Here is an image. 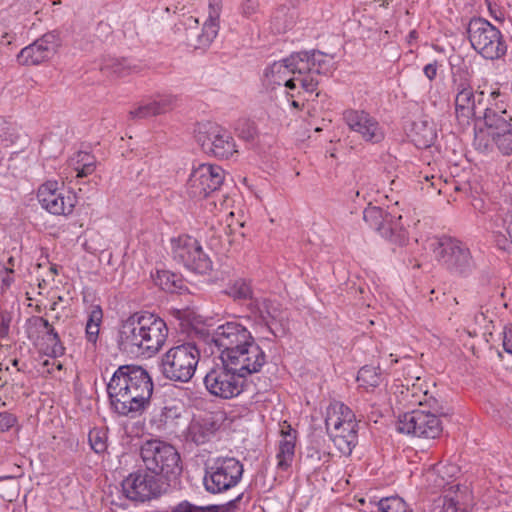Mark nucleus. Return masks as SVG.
Instances as JSON below:
<instances>
[{
    "mask_svg": "<svg viewBox=\"0 0 512 512\" xmlns=\"http://www.w3.org/2000/svg\"><path fill=\"white\" fill-rule=\"evenodd\" d=\"M173 259L188 270L206 274L212 269V261L203 251L200 242L192 236L180 235L171 240Z\"/></svg>",
    "mask_w": 512,
    "mask_h": 512,
    "instance_id": "13",
    "label": "nucleus"
},
{
    "mask_svg": "<svg viewBox=\"0 0 512 512\" xmlns=\"http://www.w3.org/2000/svg\"><path fill=\"white\" fill-rule=\"evenodd\" d=\"M218 428L219 425L213 415L193 419L188 426L186 439L196 445L205 444L211 439Z\"/></svg>",
    "mask_w": 512,
    "mask_h": 512,
    "instance_id": "25",
    "label": "nucleus"
},
{
    "mask_svg": "<svg viewBox=\"0 0 512 512\" xmlns=\"http://www.w3.org/2000/svg\"><path fill=\"white\" fill-rule=\"evenodd\" d=\"M343 117L349 128L359 133L365 141L379 143L384 139V132L378 121L365 111L347 110Z\"/></svg>",
    "mask_w": 512,
    "mask_h": 512,
    "instance_id": "22",
    "label": "nucleus"
},
{
    "mask_svg": "<svg viewBox=\"0 0 512 512\" xmlns=\"http://www.w3.org/2000/svg\"><path fill=\"white\" fill-rule=\"evenodd\" d=\"M171 512H219V506H198L187 500H184L178 503L175 507H173Z\"/></svg>",
    "mask_w": 512,
    "mask_h": 512,
    "instance_id": "42",
    "label": "nucleus"
},
{
    "mask_svg": "<svg viewBox=\"0 0 512 512\" xmlns=\"http://www.w3.org/2000/svg\"><path fill=\"white\" fill-rule=\"evenodd\" d=\"M168 337L166 322L150 312H136L121 322L118 347L131 354L155 355Z\"/></svg>",
    "mask_w": 512,
    "mask_h": 512,
    "instance_id": "4",
    "label": "nucleus"
},
{
    "mask_svg": "<svg viewBox=\"0 0 512 512\" xmlns=\"http://www.w3.org/2000/svg\"><path fill=\"white\" fill-rule=\"evenodd\" d=\"M298 17V13L294 7L280 6L278 7L271 18L272 29L276 33H284L291 29Z\"/></svg>",
    "mask_w": 512,
    "mask_h": 512,
    "instance_id": "30",
    "label": "nucleus"
},
{
    "mask_svg": "<svg viewBox=\"0 0 512 512\" xmlns=\"http://www.w3.org/2000/svg\"><path fill=\"white\" fill-rule=\"evenodd\" d=\"M10 264H13V258L9 259Z\"/></svg>",
    "mask_w": 512,
    "mask_h": 512,
    "instance_id": "61",
    "label": "nucleus"
},
{
    "mask_svg": "<svg viewBox=\"0 0 512 512\" xmlns=\"http://www.w3.org/2000/svg\"><path fill=\"white\" fill-rule=\"evenodd\" d=\"M235 130L238 137L247 142H253L257 136L255 123L248 119L238 120Z\"/></svg>",
    "mask_w": 512,
    "mask_h": 512,
    "instance_id": "40",
    "label": "nucleus"
},
{
    "mask_svg": "<svg viewBox=\"0 0 512 512\" xmlns=\"http://www.w3.org/2000/svg\"><path fill=\"white\" fill-rule=\"evenodd\" d=\"M12 315L8 311L0 313V338H6L9 335Z\"/></svg>",
    "mask_w": 512,
    "mask_h": 512,
    "instance_id": "46",
    "label": "nucleus"
},
{
    "mask_svg": "<svg viewBox=\"0 0 512 512\" xmlns=\"http://www.w3.org/2000/svg\"><path fill=\"white\" fill-rule=\"evenodd\" d=\"M46 341L47 350H49V354L51 356L60 357L64 355L65 347L63 346L60 337L53 326L46 329Z\"/></svg>",
    "mask_w": 512,
    "mask_h": 512,
    "instance_id": "39",
    "label": "nucleus"
},
{
    "mask_svg": "<svg viewBox=\"0 0 512 512\" xmlns=\"http://www.w3.org/2000/svg\"><path fill=\"white\" fill-rule=\"evenodd\" d=\"M144 467L161 479L172 481L182 472L180 454L171 444L151 439L140 447Z\"/></svg>",
    "mask_w": 512,
    "mask_h": 512,
    "instance_id": "6",
    "label": "nucleus"
},
{
    "mask_svg": "<svg viewBox=\"0 0 512 512\" xmlns=\"http://www.w3.org/2000/svg\"><path fill=\"white\" fill-rule=\"evenodd\" d=\"M502 336V345L505 352L512 355V324H507L503 327Z\"/></svg>",
    "mask_w": 512,
    "mask_h": 512,
    "instance_id": "49",
    "label": "nucleus"
},
{
    "mask_svg": "<svg viewBox=\"0 0 512 512\" xmlns=\"http://www.w3.org/2000/svg\"><path fill=\"white\" fill-rule=\"evenodd\" d=\"M7 381H4L2 384H0V399L2 398V393L5 398H7Z\"/></svg>",
    "mask_w": 512,
    "mask_h": 512,
    "instance_id": "54",
    "label": "nucleus"
},
{
    "mask_svg": "<svg viewBox=\"0 0 512 512\" xmlns=\"http://www.w3.org/2000/svg\"><path fill=\"white\" fill-rule=\"evenodd\" d=\"M357 381L361 387L366 389L379 386L382 381L380 369L369 365L363 366L358 371Z\"/></svg>",
    "mask_w": 512,
    "mask_h": 512,
    "instance_id": "34",
    "label": "nucleus"
},
{
    "mask_svg": "<svg viewBox=\"0 0 512 512\" xmlns=\"http://www.w3.org/2000/svg\"><path fill=\"white\" fill-rule=\"evenodd\" d=\"M412 396H416V393L414 392V389L412 390Z\"/></svg>",
    "mask_w": 512,
    "mask_h": 512,
    "instance_id": "62",
    "label": "nucleus"
},
{
    "mask_svg": "<svg viewBox=\"0 0 512 512\" xmlns=\"http://www.w3.org/2000/svg\"><path fill=\"white\" fill-rule=\"evenodd\" d=\"M326 430L336 448L343 455H350L357 444V423L353 411L341 402L328 406Z\"/></svg>",
    "mask_w": 512,
    "mask_h": 512,
    "instance_id": "7",
    "label": "nucleus"
},
{
    "mask_svg": "<svg viewBox=\"0 0 512 512\" xmlns=\"http://www.w3.org/2000/svg\"><path fill=\"white\" fill-rule=\"evenodd\" d=\"M222 11L221 0H209L208 18L201 31L198 28V20L193 17L188 18L186 28L187 45L194 49H205L210 46L219 31V19Z\"/></svg>",
    "mask_w": 512,
    "mask_h": 512,
    "instance_id": "15",
    "label": "nucleus"
},
{
    "mask_svg": "<svg viewBox=\"0 0 512 512\" xmlns=\"http://www.w3.org/2000/svg\"><path fill=\"white\" fill-rule=\"evenodd\" d=\"M415 402H418L420 405L427 404L434 413L438 412L440 409L439 401L433 395L429 394L428 391H424L422 396H419Z\"/></svg>",
    "mask_w": 512,
    "mask_h": 512,
    "instance_id": "47",
    "label": "nucleus"
},
{
    "mask_svg": "<svg viewBox=\"0 0 512 512\" xmlns=\"http://www.w3.org/2000/svg\"><path fill=\"white\" fill-rule=\"evenodd\" d=\"M176 97L169 94L157 95L142 101L138 107L130 111L132 119H146L171 111L176 106Z\"/></svg>",
    "mask_w": 512,
    "mask_h": 512,
    "instance_id": "23",
    "label": "nucleus"
},
{
    "mask_svg": "<svg viewBox=\"0 0 512 512\" xmlns=\"http://www.w3.org/2000/svg\"><path fill=\"white\" fill-rule=\"evenodd\" d=\"M480 120H483L491 136L492 133L505 132L508 127L512 126V116L506 110H497L491 107L485 108L483 116H479L476 121Z\"/></svg>",
    "mask_w": 512,
    "mask_h": 512,
    "instance_id": "28",
    "label": "nucleus"
},
{
    "mask_svg": "<svg viewBox=\"0 0 512 512\" xmlns=\"http://www.w3.org/2000/svg\"><path fill=\"white\" fill-rule=\"evenodd\" d=\"M418 37V33L415 30L410 31L408 35V42L412 43V41L416 40Z\"/></svg>",
    "mask_w": 512,
    "mask_h": 512,
    "instance_id": "55",
    "label": "nucleus"
},
{
    "mask_svg": "<svg viewBox=\"0 0 512 512\" xmlns=\"http://www.w3.org/2000/svg\"><path fill=\"white\" fill-rule=\"evenodd\" d=\"M499 95H500V92H499L498 90H493V91L490 93V96H491L493 99H496Z\"/></svg>",
    "mask_w": 512,
    "mask_h": 512,
    "instance_id": "57",
    "label": "nucleus"
},
{
    "mask_svg": "<svg viewBox=\"0 0 512 512\" xmlns=\"http://www.w3.org/2000/svg\"><path fill=\"white\" fill-rule=\"evenodd\" d=\"M224 179L225 172L220 166L199 164L193 168L188 179V193L193 198H206L220 189Z\"/></svg>",
    "mask_w": 512,
    "mask_h": 512,
    "instance_id": "18",
    "label": "nucleus"
},
{
    "mask_svg": "<svg viewBox=\"0 0 512 512\" xmlns=\"http://www.w3.org/2000/svg\"><path fill=\"white\" fill-rule=\"evenodd\" d=\"M121 487L125 497L136 502L157 498L164 491L162 479L146 468L129 474L122 481Z\"/></svg>",
    "mask_w": 512,
    "mask_h": 512,
    "instance_id": "14",
    "label": "nucleus"
},
{
    "mask_svg": "<svg viewBox=\"0 0 512 512\" xmlns=\"http://www.w3.org/2000/svg\"><path fill=\"white\" fill-rule=\"evenodd\" d=\"M244 472L243 464L234 457L217 458L205 468L203 485L210 494L228 491L239 484Z\"/></svg>",
    "mask_w": 512,
    "mask_h": 512,
    "instance_id": "12",
    "label": "nucleus"
},
{
    "mask_svg": "<svg viewBox=\"0 0 512 512\" xmlns=\"http://www.w3.org/2000/svg\"><path fill=\"white\" fill-rule=\"evenodd\" d=\"M474 322L476 326L484 328L486 331L489 330L488 324L490 321L487 320V317L483 311H479L474 315Z\"/></svg>",
    "mask_w": 512,
    "mask_h": 512,
    "instance_id": "52",
    "label": "nucleus"
},
{
    "mask_svg": "<svg viewBox=\"0 0 512 512\" xmlns=\"http://www.w3.org/2000/svg\"><path fill=\"white\" fill-rule=\"evenodd\" d=\"M200 351L192 342L171 347L160 359L163 377L173 382L187 383L195 374Z\"/></svg>",
    "mask_w": 512,
    "mask_h": 512,
    "instance_id": "10",
    "label": "nucleus"
},
{
    "mask_svg": "<svg viewBox=\"0 0 512 512\" xmlns=\"http://www.w3.org/2000/svg\"><path fill=\"white\" fill-rule=\"evenodd\" d=\"M70 165L77 172V178H83L95 171L96 159L94 155L88 152L78 151L70 159Z\"/></svg>",
    "mask_w": 512,
    "mask_h": 512,
    "instance_id": "32",
    "label": "nucleus"
},
{
    "mask_svg": "<svg viewBox=\"0 0 512 512\" xmlns=\"http://www.w3.org/2000/svg\"><path fill=\"white\" fill-rule=\"evenodd\" d=\"M35 325L38 327H43L45 330L50 328L52 325L49 321L44 317H35L34 318Z\"/></svg>",
    "mask_w": 512,
    "mask_h": 512,
    "instance_id": "53",
    "label": "nucleus"
},
{
    "mask_svg": "<svg viewBox=\"0 0 512 512\" xmlns=\"http://www.w3.org/2000/svg\"><path fill=\"white\" fill-rule=\"evenodd\" d=\"M88 439L91 448L96 453H102L107 448V436L106 433L101 429H93L88 434Z\"/></svg>",
    "mask_w": 512,
    "mask_h": 512,
    "instance_id": "41",
    "label": "nucleus"
},
{
    "mask_svg": "<svg viewBox=\"0 0 512 512\" xmlns=\"http://www.w3.org/2000/svg\"><path fill=\"white\" fill-rule=\"evenodd\" d=\"M452 90L455 93V117L461 127L470 125L479 117L478 107L482 105L484 91L481 86L473 88L468 70L457 69L452 73Z\"/></svg>",
    "mask_w": 512,
    "mask_h": 512,
    "instance_id": "9",
    "label": "nucleus"
},
{
    "mask_svg": "<svg viewBox=\"0 0 512 512\" xmlns=\"http://www.w3.org/2000/svg\"><path fill=\"white\" fill-rule=\"evenodd\" d=\"M292 106L295 107V108H298L299 107V103L297 101H293L292 102Z\"/></svg>",
    "mask_w": 512,
    "mask_h": 512,
    "instance_id": "59",
    "label": "nucleus"
},
{
    "mask_svg": "<svg viewBox=\"0 0 512 512\" xmlns=\"http://www.w3.org/2000/svg\"><path fill=\"white\" fill-rule=\"evenodd\" d=\"M491 137L503 155L512 154V125L505 132L492 133Z\"/></svg>",
    "mask_w": 512,
    "mask_h": 512,
    "instance_id": "38",
    "label": "nucleus"
},
{
    "mask_svg": "<svg viewBox=\"0 0 512 512\" xmlns=\"http://www.w3.org/2000/svg\"><path fill=\"white\" fill-rule=\"evenodd\" d=\"M282 440L279 443L277 468L286 471L291 467L295 455L296 431L287 425V431L282 429Z\"/></svg>",
    "mask_w": 512,
    "mask_h": 512,
    "instance_id": "27",
    "label": "nucleus"
},
{
    "mask_svg": "<svg viewBox=\"0 0 512 512\" xmlns=\"http://www.w3.org/2000/svg\"><path fill=\"white\" fill-rule=\"evenodd\" d=\"M3 282L6 284V285H9L10 283V280L9 279H4Z\"/></svg>",
    "mask_w": 512,
    "mask_h": 512,
    "instance_id": "60",
    "label": "nucleus"
},
{
    "mask_svg": "<svg viewBox=\"0 0 512 512\" xmlns=\"http://www.w3.org/2000/svg\"><path fill=\"white\" fill-rule=\"evenodd\" d=\"M431 249L437 262L453 275L467 277L475 269L470 249L456 238L436 237L431 242Z\"/></svg>",
    "mask_w": 512,
    "mask_h": 512,
    "instance_id": "8",
    "label": "nucleus"
},
{
    "mask_svg": "<svg viewBox=\"0 0 512 512\" xmlns=\"http://www.w3.org/2000/svg\"><path fill=\"white\" fill-rule=\"evenodd\" d=\"M18 364H19V360H18V359H13V360H12V365H13L14 367H18ZM17 370H18V371H21V369H20V368H17Z\"/></svg>",
    "mask_w": 512,
    "mask_h": 512,
    "instance_id": "58",
    "label": "nucleus"
},
{
    "mask_svg": "<svg viewBox=\"0 0 512 512\" xmlns=\"http://www.w3.org/2000/svg\"><path fill=\"white\" fill-rule=\"evenodd\" d=\"M376 506L379 512H413L404 499L399 496L382 498Z\"/></svg>",
    "mask_w": 512,
    "mask_h": 512,
    "instance_id": "36",
    "label": "nucleus"
},
{
    "mask_svg": "<svg viewBox=\"0 0 512 512\" xmlns=\"http://www.w3.org/2000/svg\"><path fill=\"white\" fill-rule=\"evenodd\" d=\"M260 371L261 369L253 370L249 364L235 367L221 360V364H216L208 371L204 377V384L210 394L231 399L243 391L244 379L247 376Z\"/></svg>",
    "mask_w": 512,
    "mask_h": 512,
    "instance_id": "5",
    "label": "nucleus"
},
{
    "mask_svg": "<svg viewBox=\"0 0 512 512\" xmlns=\"http://www.w3.org/2000/svg\"><path fill=\"white\" fill-rule=\"evenodd\" d=\"M467 34L473 49L485 59L497 60L507 52L501 31L484 18H472Z\"/></svg>",
    "mask_w": 512,
    "mask_h": 512,
    "instance_id": "11",
    "label": "nucleus"
},
{
    "mask_svg": "<svg viewBox=\"0 0 512 512\" xmlns=\"http://www.w3.org/2000/svg\"><path fill=\"white\" fill-rule=\"evenodd\" d=\"M243 494L238 495L235 499L231 500L228 505L229 506H235L238 501L241 500Z\"/></svg>",
    "mask_w": 512,
    "mask_h": 512,
    "instance_id": "56",
    "label": "nucleus"
},
{
    "mask_svg": "<svg viewBox=\"0 0 512 512\" xmlns=\"http://www.w3.org/2000/svg\"><path fill=\"white\" fill-rule=\"evenodd\" d=\"M432 512H465V510L459 506L458 494L455 493L453 496L448 493L435 501Z\"/></svg>",
    "mask_w": 512,
    "mask_h": 512,
    "instance_id": "37",
    "label": "nucleus"
},
{
    "mask_svg": "<svg viewBox=\"0 0 512 512\" xmlns=\"http://www.w3.org/2000/svg\"><path fill=\"white\" fill-rule=\"evenodd\" d=\"M207 341L220 351V360L231 366L248 365L252 369H262L266 364V354L248 328L237 321H228L219 325L208 334Z\"/></svg>",
    "mask_w": 512,
    "mask_h": 512,
    "instance_id": "3",
    "label": "nucleus"
},
{
    "mask_svg": "<svg viewBox=\"0 0 512 512\" xmlns=\"http://www.w3.org/2000/svg\"><path fill=\"white\" fill-rule=\"evenodd\" d=\"M443 427L438 416L431 411L413 410L399 417L397 431L420 438L435 439Z\"/></svg>",
    "mask_w": 512,
    "mask_h": 512,
    "instance_id": "17",
    "label": "nucleus"
},
{
    "mask_svg": "<svg viewBox=\"0 0 512 512\" xmlns=\"http://www.w3.org/2000/svg\"><path fill=\"white\" fill-rule=\"evenodd\" d=\"M153 381L146 369L138 365H122L107 384L111 409L119 416L135 417L149 405Z\"/></svg>",
    "mask_w": 512,
    "mask_h": 512,
    "instance_id": "2",
    "label": "nucleus"
},
{
    "mask_svg": "<svg viewBox=\"0 0 512 512\" xmlns=\"http://www.w3.org/2000/svg\"><path fill=\"white\" fill-rule=\"evenodd\" d=\"M102 70L114 74L117 77H124L129 73V67L126 65L125 60H114L111 63H107Z\"/></svg>",
    "mask_w": 512,
    "mask_h": 512,
    "instance_id": "45",
    "label": "nucleus"
},
{
    "mask_svg": "<svg viewBox=\"0 0 512 512\" xmlns=\"http://www.w3.org/2000/svg\"><path fill=\"white\" fill-rule=\"evenodd\" d=\"M57 358L58 357L52 356L51 360H45L42 363V366L46 367L47 369L44 370L43 372H47V373L51 374V373H53L54 369L62 370V368H63L62 363L59 360H57Z\"/></svg>",
    "mask_w": 512,
    "mask_h": 512,
    "instance_id": "50",
    "label": "nucleus"
},
{
    "mask_svg": "<svg viewBox=\"0 0 512 512\" xmlns=\"http://www.w3.org/2000/svg\"><path fill=\"white\" fill-rule=\"evenodd\" d=\"M255 321L265 327L274 337H282L288 331L287 313L281 305L268 298H255L249 304Z\"/></svg>",
    "mask_w": 512,
    "mask_h": 512,
    "instance_id": "16",
    "label": "nucleus"
},
{
    "mask_svg": "<svg viewBox=\"0 0 512 512\" xmlns=\"http://www.w3.org/2000/svg\"><path fill=\"white\" fill-rule=\"evenodd\" d=\"M103 320V311L100 305H91L88 310V317L85 327V337L88 343L96 345L100 326Z\"/></svg>",
    "mask_w": 512,
    "mask_h": 512,
    "instance_id": "31",
    "label": "nucleus"
},
{
    "mask_svg": "<svg viewBox=\"0 0 512 512\" xmlns=\"http://www.w3.org/2000/svg\"><path fill=\"white\" fill-rule=\"evenodd\" d=\"M511 368H512V366H511Z\"/></svg>",
    "mask_w": 512,
    "mask_h": 512,
    "instance_id": "63",
    "label": "nucleus"
},
{
    "mask_svg": "<svg viewBox=\"0 0 512 512\" xmlns=\"http://www.w3.org/2000/svg\"><path fill=\"white\" fill-rule=\"evenodd\" d=\"M224 293L235 301L253 300V290L249 281L243 278L230 281Z\"/></svg>",
    "mask_w": 512,
    "mask_h": 512,
    "instance_id": "33",
    "label": "nucleus"
},
{
    "mask_svg": "<svg viewBox=\"0 0 512 512\" xmlns=\"http://www.w3.org/2000/svg\"><path fill=\"white\" fill-rule=\"evenodd\" d=\"M438 65L437 62L429 63L424 66L423 73L430 80L433 81L437 76Z\"/></svg>",
    "mask_w": 512,
    "mask_h": 512,
    "instance_id": "51",
    "label": "nucleus"
},
{
    "mask_svg": "<svg viewBox=\"0 0 512 512\" xmlns=\"http://www.w3.org/2000/svg\"><path fill=\"white\" fill-rule=\"evenodd\" d=\"M184 411L183 403H155L150 413L149 424L156 431L170 428Z\"/></svg>",
    "mask_w": 512,
    "mask_h": 512,
    "instance_id": "24",
    "label": "nucleus"
},
{
    "mask_svg": "<svg viewBox=\"0 0 512 512\" xmlns=\"http://www.w3.org/2000/svg\"><path fill=\"white\" fill-rule=\"evenodd\" d=\"M410 137L418 148L430 147L437 137L434 122L426 118L415 120L412 124Z\"/></svg>",
    "mask_w": 512,
    "mask_h": 512,
    "instance_id": "26",
    "label": "nucleus"
},
{
    "mask_svg": "<svg viewBox=\"0 0 512 512\" xmlns=\"http://www.w3.org/2000/svg\"><path fill=\"white\" fill-rule=\"evenodd\" d=\"M17 422V418L15 415L9 412L0 413V430L8 431L11 429Z\"/></svg>",
    "mask_w": 512,
    "mask_h": 512,
    "instance_id": "48",
    "label": "nucleus"
},
{
    "mask_svg": "<svg viewBox=\"0 0 512 512\" xmlns=\"http://www.w3.org/2000/svg\"><path fill=\"white\" fill-rule=\"evenodd\" d=\"M155 282L161 287V289L170 293L175 292V290L179 288V286L176 284V275L170 273L169 271H158Z\"/></svg>",
    "mask_w": 512,
    "mask_h": 512,
    "instance_id": "43",
    "label": "nucleus"
},
{
    "mask_svg": "<svg viewBox=\"0 0 512 512\" xmlns=\"http://www.w3.org/2000/svg\"><path fill=\"white\" fill-rule=\"evenodd\" d=\"M57 183L47 182L40 186L37 198L41 206L54 215H69L75 207V196L58 191Z\"/></svg>",
    "mask_w": 512,
    "mask_h": 512,
    "instance_id": "21",
    "label": "nucleus"
},
{
    "mask_svg": "<svg viewBox=\"0 0 512 512\" xmlns=\"http://www.w3.org/2000/svg\"><path fill=\"white\" fill-rule=\"evenodd\" d=\"M59 45L60 41L56 33H46L19 52L18 62L22 65H38L52 58Z\"/></svg>",
    "mask_w": 512,
    "mask_h": 512,
    "instance_id": "20",
    "label": "nucleus"
},
{
    "mask_svg": "<svg viewBox=\"0 0 512 512\" xmlns=\"http://www.w3.org/2000/svg\"><path fill=\"white\" fill-rule=\"evenodd\" d=\"M386 217V225L382 227L380 235L398 245L405 244L407 232L400 222L402 217L400 215L395 217L391 213H388Z\"/></svg>",
    "mask_w": 512,
    "mask_h": 512,
    "instance_id": "29",
    "label": "nucleus"
},
{
    "mask_svg": "<svg viewBox=\"0 0 512 512\" xmlns=\"http://www.w3.org/2000/svg\"><path fill=\"white\" fill-rule=\"evenodd\" d=\"M197 140L204 151L217 158L228 159L237 153L231 133L217 124L203 125L199 129Z\"/></svg>",
    "mask_w": 512,
    "mask_h": 512,
    "instance_id": "19",
    "label": "nucleus"
},
{
    "mask_svg": "<svg viewBox=\"0 0 512 512\" xmlns=\"http://www.w3.org/2000/svg\"><path fill=\"white\" fill-rule=\"evenodd\" d=\"M388 212L377 206H368L363 211L364 221L379 234L385 224Z\"/></svg>",
    "mask_w": 512,
    "mask_h": 512,
    "instance_id": "35",
    "label": "nucleus"
},
{
    "mask_svg": "<svg viewBox=\"0 0 512 512\" xmlns=\"http://www.w3.org/2000/svg\"><path fill=\"white\" fill-rule=\"evenodd\" d=\"M239 13L251 20H256L259 13L258 0H243L239 6Z\"/></svg>",
    "mask_w": 512,
    "mask_h": 512,
    "instance_id": "44",
    "label": "nucleus"
},
{
    "mask_svg": "<svg viewBox=\"0 0 512 512\" xmlns=\"http://www.w3.org/2000/svg\"><path fill=\"white\" fill-rule=\"evenodd\" d=\"M334 69L333 56L319 50L299 51L267 67L264 81L272 89L280 85L295 89L298 82L306 92L313 93L317 90L319 76L328 75Z\"/></svg>",
    "mask_w": 512,
    "mask_h": 512,
    "instance_id": "1",
    "label": "nucleus"
}]
</instances>
